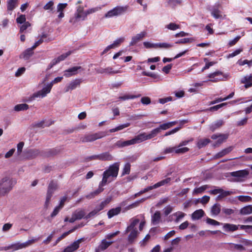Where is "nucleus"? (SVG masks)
Instances as JSON below:
<instances>
[{
	"instance_id": "1",
	"label": "nucleus",
	"mask_w": 252,
	"mask_h": 252,
	"mask_svg": "<svg viewBox=\"0 0 252 252\" xmlns=\"http://www.w3.org/2000/svg\"><path fill=\"white\" fill-rule=\"evenodd\" d=\"M177 123V121L168 122L160 125L158 127L153 129L148 134L143 132L135 136L131 140L123 141L119 140L115 144V146L119 148L128 146L131 145L140 143L144 141L151 139L156 137L158 133L161 132V130H165L172 127Z\"/></svg>"
},
{
	"instance_id": "2",
	"label": "nucleus",
	"mask_w": 252,
	"mask_h": 252,
	"mask_svg": "<svg viewBox=\"0 0 252 252\" xmlns=\"http://www.w3.org/2000/svg\"><path fill=\"white\" fill-rule=\"evenodd\" d=\"M119 166V162H115L110 165L108 169L103 172L100 185L105 186L107 183H110L116 178L118 174Z\"/></svg>"
},
{
	"instance_id": "3",
	"label": "nucleus",
	"mask_w": 252,
	"mask_h": 252,
	"mask_svg": "<svg viewBox=\"0 0 252 252\" xmlns=\"http://www.w3.org/2000/svg\"><path fill=\"white\" fill-rule=\"evenodd\" d=\"M15 180L5 176L0 180V197L8 194L16 184Z\"/></svg>"
},
{
	"instance_id": "4",
	"label": "nucleus",
	"mask_w": 252,
	"mask_h": 252,
	"mask_svg": "<svg viewBox=\"0 0 252 252\" xmlns=\"http://www.w3.org/2000/svg\"><path fill=\"white\" fill-rule=\"evenodd\" d=\"M250 174L249 170L245 169L230 173L231 176L234 177L233 180L234 182H243L248 178Z\"/></svg>"
},
{
	"instance_id": "5",
	"label": "nucleus",
	"mask_w": 252,
	"mask_h": 252,
	"mask_svg": "<svg viewBox=\"0 0 252 252\" xmlns=\"http://www.w3.org/2000/svg\"><path fill=\"white\" fill-rule=\"evenodd\" d=\"M106 136V133L103 131H98L94 133L86 134L81 137V140L82 142H91L97 139L102 138Z\"/></svg>"
},
{
	"instance_id": "6",
	"label": "nucleus",
	"mask_w": 252,
	"mask_h": 252,
	"mask_svg": "<svg viewBox=\"0 0 252 252\" xmlns=\"http://www.w3.org/2000/svg\"><path fill=\"white\" fill-rule=\"evenodd\" d=\"M127 9V6H117L108 11L105 15V18H110L124 13Z\"/></svg>"
},
{
	"instance_id": "7",
	"label": "nucleus",
	"mask_w": 252,
	"mask_h": 252,
	"mask_svg": "<svg viewBox=\"0 0 252 252\" xmlns=\"http://www.w3.org/2000/svg\"><path fill=\"white\" fill-rule=\"evenodd\" d=\"M51 89L50 87H49L47 85L44 87L41 90H40L34 94H32L27 100V101H32L33 100L35 99L36 97H44L46 96V95L50 93L51 92Z\"/></svg>"
},
{
	"instance_id": "8",
	"label": "nucleus",
	"mask_w": 252,
	"mask_h": 252,
	"mask_svg": "<svg viewBox=\"0 0 252 252\" xmlns=\"http://www.w3.org/2000/svg\"><path fill=\"white\" fill-rule=\"evenodd\" d=\"M36 241V239H32L29 240L23 243H16L14 244H12L9 246L5 247L3 250L5 251L9 250V249H13L14 250H17L19 249H21L24 248H26L30 245L33 244Z\"/></svg>"
},
{
	"instance_id": "9",
	"label": "nucleus",
	"mask_w": 252,
	"mask_h": 252,
	"mask_svg": "<svg viewBox=\"0 0 252 252\" xmlns=\"http://www.w3.org/2000/svg\"><path fill=\"white\" fill-rule=\"evenodd\" d=\"M208 77L210 78L207 81H211L212 82H217L220 81H224L227 79L225 75H224L222 72L220 71H216L208 75Z\"/></svg>"
},
{
	"instance_id": "10",
	"label": "nucleus",
	"mask_w": 252,
	"mask_h": 252,
	"mask_svg": "<svg viewBox=\"0 0 252 252\" xmlns=\"http://www.w3.org/2000/svg\"><path fill=\"white\" fill-rule=\"evenodd\" d=\"M147 35V32L146 31H142L140 33L136 34L132 37L129 45L133 46L135 45L137 43L142 40Z\"/></svg>"
},
{
	"instance_id": "11",
	"label": "nucleus",
	"mask_w": 252,
	"mask_h": 252,
	"mask_svg": "<svg viewBox=\"0 0 252 252\" xmlns=\"http://www.w3.org/2000/svg\"><path fill=\"white\" fill-rule=\"evenodd\" d=\"M130 223L127 227L126 230V233L130 232V230H137L136 226L140 222V220L135 218H133L130 220Z\"/></svg>"
},
{
	"instance_id": "12",
	"label": "nucleus",
	"mask_w": 252,
	"mask_h": 252,
	"mask_svg": "<svg viewBox=\"0 0 252 252\" xmlns=\"http://www.w3.org/2000/svg\"><path fill=\"white\" fill-rule=\"evenodd\" d=\"M82 81L81 79H75L72 81L69 84L67 85L65 89V92H68L70 90H72L75 89L77 87L79 86Z\"/></svg>"
},
{
	"instance_id": "13",
	"label": "nucleus",
	"mask_w": 252,
	"mask_h": 252,
	"mask_svg": "<svg viewBox=\"0 0 252 252\" xmlns=\"http://www.w3.org/2000/svg\"><path fill=\"white\" fill-rule=\"evenodd\" d=\"M113 243V241H107L105 239L102 240L98 248L96 250V252H100V251L106 250Z\"/></svg>"
},
{
	"instance_id": "14",
	"label": "nucleus",
	"mask_w": 252,
	"mask_h": 252,
	"mask_svg": "<svg viewBox=\"0 0 252 252\" xmlns=\"http://www.w3.org/2000/svg\"><path fill=\"white\" fill-rule=\"evenodd\" d=\"M81 68V66H74L68 68L64 71V75L66 77H68L72 75H75L77 73V70Z\"/></svg>"
},
{
	"instance_id": "15",
	"label": "nucleus",
	"mask_w": 252,
	"mask_h": 252,
	"mask_svg": "<svg viewBox=\"0 0 252 252\" xmlns=\"http://www.w3.org/2000/svg\"><path fill=\"white\" fill-rule=\"evenodd\" d=\"M75 13L76 14V16L79 17L81 20H85L88 16L86 11H84L83 7L81 6L77 8Z\"/></svg>"
},
{
	"instance_id": "16",
	"label": "nucleus",
	"mask_w": 252,
	"mask_h": 252,
	"mask_svg": "<svg viewBox=\"0 0 252 252\" xmlns=\"http://www.w3.org/2000/svg\"><path fill=\"white\" fill-rule=\"evenodd\" d=\"M103 186H104L101 185L100 183L98 188L96 190L92 192L89 194L86 195L85 197L87 199H92L94 198L95 196L98 195L103 190V189L102 188V187Z\"/></svg>"
},
{
	"instance_id": "17",
	"label": "nucleus",
	"mask_w": 252,
	"mask_h": 252,
	"mask_svg": "<svg viewBox=\"0 0 252 252\" xmlns=\"http://www.w3.org/2000/svg\"><path fill=\"white\" fill-rule=\"evenodd\" d=\"M32 47L28 48L23 53L20 55V58H23L25 60H28L33 54Z\"/></svg>"
},
{
	"instance_id": "18",
	"label": "nucleus",
	"mask_w": 252,
	"mask_h": 252,
	"mask_svg": "<svg viewBox=\"0 0 252 252\" xmlns=\"http://www.w3.org/2000/svg\"><path fill=\"white\" fill-rule=\"evenodd\" d=\"M223 228L226 232H233L239 229V226L233 224L225 223Z\"/></svg>"
},
{
	"instance_id": "19",
	"label": "nucleus",
	"mask_w": 252,
	"mask_h": 252,
	"mask_svg": "<svg viewBox=\"0 0 252 252\" xmlns=\"http://www.w3.org/2000/svg\"><path fill=\"white\" fill-rule=\"evenodd\" d=\"M55 191L51 189V187H48V190L46 195V201L45 202L44 206L47 208L49 205L51 198Z\"/></svg>"
},
{
	"instance_id": "20",
	"label": "nucleus",
	"mask_w": 252,
	"mask_h": 252,
	"mask_svg": "<svg viewBox=\"0 0 252 252\" xmlns=\"http://www.w3.org/2000/svg\"><path fill=\"white\" fill-rule=\"evenodd\" d=\"M98 159L111 161L113 159V157L109 152H104L99 155Z\"/></svg>"
},
{
	"instance_id": "21",
	"label": "nucleus",
	"mask_w": 252,
	"mask_h": 252,
	"mask_svg": "<svg viewBox=\"0 0 252 252\" xmlns=\"http://www.w3.org/2000/svg\"><path fill=\"white\" fill-rule=\"evenodd\" d=\"M205 213L202 209L194 211L191 215V218L193 220H199L204 216Z\"/></svg>"
},
{
	"instance_id": "22",
	"label": "nucleus",
	"mask_w": 252,
	"mask_h": 252,
	"mask_svg": "<svg viewBox=\"0 0 252 252\" xmlns=\"http://www.w3.org/2000/svg\"><path fill=\"white\" fill-rule=\"evenodd\" d=\"M149 197H148L147 198H143L139 200H137L136 201L134 202V203L129 205L126 207L125 209V211H127L138 207L141 203L143 202Z\"/></svg>"
},
{
	"instance_id": "23",
	"label": "nucleus",
	"mask_w": 252,
	"mask_h": 252,
	"mask_svg": "<svg viewBox=\"0 0 252 252\" xmlns=\"http://www.w3.org/2000/svg\"><path fill=\"white\" fill-rule=\"evenodd\" d=\"M160 220V213L159 211H157L152 217V222L153 224L156 225L159 223Z\"/></svg>"
},
{
	"instance_id": "24",
	"label": "nucleus",
	"mask_w": 252,
	"mask_h": 252,
	"mask_svg": "<svg viewBox=\"0 0 252 252\" xmlns=\"http://www.w3.org/2000/svg\"><path fill=\"white\" fill-rule=\"evenodd\" d=\"M121 211V207H118L115 208L110 209L107 213L108 218L110 219L114 216L117 215L120 213Z\"/></svg>"
},
{
	"instance_id": "25",
	"label": "nucleus",
	"mask_w": 252,
	"mask_h": 252,
	"mask_svg": "<svg viewBox=\"0 0 252 252\" xmlns=\"http://www.w3.org/2000/svg\"><path fill=\"white\" fill-rule=\"evenodd\" d=\"M211 140L208 138H202L198 140L197 142V146L199 149H201L210 143Z\"/></svg>"
},
{
	"instance_id": "26",
	"label": "nucleus",
	"mask_w": 252,
	"mask_h": 252,
	"mask_svg": "<svg viewBox=\"0 0 252 252\" xmlns=\"http://www.w3.org/2000/svg\"><path fill=\"white\" fill-rule=\"evenodd\" d=\"M130 233L129 234L127 240L129 243H132L134 242L136 238H137L138 232L137 230H130Z\"/></svg>"
},
{
	"instance_id": "27",
	"label": "nucleus",
	"mask_w": 252,
	"mask_h": 252,
	"mask_svg": "<svg viewBox=\"0 0 252 252\" xmlns=\"http://www.w3.org/2000/svg\"><path fill=\"white\" fill-rule=\"evenodd\" d=\"M220 205L218 203H216L212 207L211 212L213 216H217L220 214Z\"/></svg>"
},
{
	"instance_id": "28",
	"label": "nucleus",
	"mask_w": 252,
	"mask_h": 252,
	"mask_svg": "<svg viewBox=\"0 0 252 252\" xmlns=\"http://www.w3.org/2000/svg\"><path fill=\"white\" fill-rule=\"evenodd\" d=\"M18 0H8L7 3V10L12 11L17 6Z\"/></svg>"
},
{
	"instance_id": "29",
	"label": "nucleus",
	"mask_w": 252,
	"mask_h": 252,
	"mask_svg": "<svg viewBox=\"0 0 252 252\" xmlns=\"http://www.w3.org/2000/svg\"><path fill=\"white\" fill-rule=\"evenodd\" d=\"M233 150L232 147H229L228 148H225L222 150L221 151L217 153L216 155V158H220L223 157L224 156L227 155L229 153Z\"/></svg>"
},
{
	"instance_id": "30",
	"label": "nucleus",
	"mask_w": 252,
	"mask_h": 252,
	"mask_svg": "<svg viewBox=\"0 0 252 252\" xmlns=\"http://www.w3.org/2000/svg\"><path fill=\"white\" fill-rule=\"evenodd\" d=\"M211 12L212 16L215 19L221 18L222 17L221 11L217 7H213Z\"/></svg>"
},
{
	"instance_id": "31",
	"label": "nucleus",
	"mask_w": 252,
	"mask_h": 252,
	"mask_svg": "<svg viewBox=\"0 0 252 252\" xmlns=\"http://www.w3.org/2000/svg\"><path fill=\"white\" fill-rule=\"evenodd\" d=\"M224 122L222 120H220L216 121L210 126V129L212 131H215L216 129L219 128L223 125Z\"/></svg>"
},
{
	"instance_id": "32",
	"label": "nucleus",
	"mask_w": 252,
	"mask_h": 252,
	"mask_svg": "<svg viewBox=\"0 0 252 252\" xmlns=\"http://www.w3.org/2000/svg\"><path fill=\"white\" fill-rule=\"evenodd\" d=\"M240 214L243 215H249L252 213V205L246 206L240 210Z\"/></svg>"
},
{
	"instance_id": "33",
	"label": "nucleus",
	"mask_w": 252,
	"mask_h": 252,
	"mask_svg": "<svg viewBox=\"0 0 252 252\" xmlns=\"http://www.w3.org/2000/svg\"><path fill=\"white\" fill-rule=\"evenodd\" d=\"M228 137V135L227 134H221L219 135V137L218 138V140L216 141V143L215 146H219L221 143H222L224 141H225Z\"/></svg>"
},
{
	"instance_id": "34",
	"label": "nucleus",
	"mask_w": 252,
	"mask_h": 252,
	"mask_svg": "<svg viewBox=\"0 0 252 252\" xmlns=\"http://www.w3.org/2000/svg\"><path fill=\"white\" fill-rule=\"evenodd\" d=\"M171 181V178H167L164 180H162L157 183L155 184L154 185V187H155V189H157L158 188H159L161 186H164L165 185L168 184L170 181Z\"/></svg>"
},
{
	"instance_id": "35",
	"label": "nucleus",
	"mask_w": 252,
	"mask_h": 252,
	"mask_svg": "<svg viewBox=\"0 0 252 252\" xmlns=\"http://www.w3.org/2000/svg\"><path fill=\"white\" fill-rule=\"evenodd\" d=\"M111 199L110 198H106L104 201H102L99 205L97 206L95 208L98 210V212L103 210L105 206L108 204Z\"/></svg>"
},
{
	"instance_id": "36",
	"label": "nucleus",
	"mask_w": 252,
	"mask_h": 252,
	"mask_svg": "<svg viewBox=\"0 0 252 252\" xmlns=\"http://www.w3.org/2000/svg\"><path fill=\"white\" fill-rule=\"evenodd\" d=\"M77 228H78V227H75L74 228L69 230L68 231L63 233L60 237H59L57 239L54 245H56L60 241H61L65 237H66L69 234L73 232Z\"/></svg>"
},
{
	"instance_id": "37",
	"label": "nucleus",
	"mask_w": 252,
	"mask_h": 252,
	"mask_svg": "<svg viewBox=\"0 0 252 252\" xmlns=\"http://www.w3.org/2000/svg\"><path fill=\"white\" fill-rule=\"evenodd\" d=\"M28 109L29 105L25 103L17 104L14 107V110L16 111H24Z\"/></svg>"
},
{
	"instance_id": "38",
	"label": "nucleus",
	"mask_w": 252,
	"mask_h": 252,
	"mask_svg": "<svg viewBox=\"0 0 252 252\" xmlns=\"http://www.w3.org/2000/svg\"><path fill=\"white\" fill-rule=\"evenodd\" d=\"M130 125L129 123H126L121 125H120L114 128H112L109 130L110 132H114L119 130H121L129 126Z\"/></svg>"
},
{
	"instance_id": "39",
	"label": "nucleus",
	"mask_w": 252,
	"mask_h": 252,
	"mask_svg": "<svg viewBox=\"0 0 252 252\" xmlns=\"http://www.w3.org/2000/svg\"><path fill=\"white\" fill-rule=\"evenodd\" d=\"M54 1L50 0L43 6V9L48 12H52L54 9Z\"/></svg>"
},
{
	"instance_id": "40",
	"label": "nucleus",
	"mask_w": 252,
	"mask_h": 252,
	"mask_svg": "<svg viewBox=\"0 0 252 252\" xmlns=\"http://www.w3.org/2000/svg\"><path fill=\"white\" fill-rule=\"evenodd\" d=\"M140 94H138L137 95H128L126 94L122 96H120L119 98L120 99L123 100H126L127 99H132L135 98H138L141 96Z\"/></svg>"
},
{
	"instance_id": "41",
	"label": "nucleus",
	"mask_w": 252,
	"mask_h": 252,
	"mask_svg": "<svg viewBox=\"0 0 252 252\" xmlns=\"http://www.w3.org/2000/svg\"><path fill=\"white\" fill-rule=\"evenodd\" d=\"M47 35L46 34H43L41 37L37 41H36L34 45L32 46V49H35L37 46H38L39 45H40L44 41V39L45 38H47Z\"/></svg>"
},
{
	"instance_id": "42",
	"label": "nucleus",
	"mask_w": 252,
	"mask_h": 252,
	"mask_svg": "<svg viewBox=\"0 0 252 252\" xmlns=\"http://www.w3.org/2000/svg\"><path fill=\"white\" fill-rule=\"evenodd\" d=\"M73 215L76 220H80L84 217L85 214L83 210H77Z\"/></svg>"
},
{
	"instance_id": "43",
	"label": "nucleus",
	"mask_w": 252,
	"mask_h": 252,
	"mask_svg": "<svg viewBox=\"0 0 252 252\" xmlns=\"http://www.w3.org/2000/svg\"><path fill=\"white\" fill-rule=\"evenodd\" d=\"M172 216L176 217L175 221L178 222L186 216V214L182 212L179 211L174 213Z\"/></svg>"
},
{
	"instance_id": "44",
	"label": "nucleus",
	"mask_w": 252,
	"mask_h": 252,
	"mask_svg": "<svg viewBox=\"0 0 252 252\" xmlns=\"http://www.w3.org/2000/svg\"><path fill=\"white\" fill-rule=\"evenodd\" d=\"M122 71L120 70H114L111 67H107L105 68V74H115L121 73Z\"/></svg>"
},
{
	"instance_id": "45",
	"label": "nucleus",
	"mask_w": 252,
	"mask_h": 252,
	"mask_svg": "<svg viewBox=\"0 0 252 252\" xmlns=\"http://www.w3.org/2000/svg\"><path fill=\"white\" fill-rule=\"evenodd\" d=\"M168 5L172 8L175 7L176 5L181 4L182 0H166Z\"/></svg>"
},
{
	"instance_id": "46",
	"label": "nucleus",
	"mask_w": 252,
	"mask_h": 252,
	"mask_svg": "<svg viewBox=\"0 0 252 252\" xmlns=\"http://www.w3.org/2000/svg\"><path fill=\"white\" fill-rule=\"evenodd\" d=\"M130 171V164L129 163L125 164L122 171V176L129 174Z\"/></svg>"
},
{
	"instance_id": "47",
	"label": "nucleus",
	"mask_w": 252,
	"mask_h": 252,
	"mask_svg": "<svg viewBox=\"0 0 252 252\" xmlns=\"http://www.w3.org/2000/svg\"><path fill=\"white\" fill-rule=\"evenodd\" d=\"M124 37H121L114 41V42L111 45L112 46L113 48H115L116 47L119 46L124 41Z\"/></svg>"
},
{
	"instance_id": "48",
	"label": "nucleus",
	"mask_w": 252,
	"mask_h": 252,
	"mask_svg": "<svg viewBox=\"0 0 252 252\" xmlns=\"http://www.w3.org/2000/svg\"><path fill=\"white\" fill-rule=\"evenodd\" d=\"M143 45L147 49H157V43H151L150 42L145 41L143 42Z\"/></svg>"
},
{
	"instance_id": "49",
	"label": "nucleus",
	"mask_w": 252,
	"mask_h": 252,
	"mask_svg": "<svg viewBox=\"0 0 252 252\" xmlns=\"http://www.w3.org/2000/svg\"><path fill=\"white\" fill-rule=\"evenodd\" d=\"M189 151V148L187 147H179L178 146L177 148H176L175 150V153L176 154H184L188 152Z\"/></svg>"
},
{
	"instance_id": "50",
	"label": "nucleus",
	"mask_w": 252,
	"mask_h": 252,
	"mask_svg": "<svg viewBox=\"0 0 252 252\" xmlns=\"http://www.w3.org/2000/svg\"><path fill=\"white\" fill-rule=\"evenodd\" d=\"M173 46V45L167 43H157L158 48L168 49Z\"/></svg>"
},
{
	"instance_id": "51",
	"label": "nucleus",
	"mask_w": 252,
	"mask_h": 252,
	"mask_svg": "<svg viewBox=\"0 0 252 252\" xmlns=\"http://www.w3.org/2000/svg\"><path fill=\"white\" fill-rule=\"evenodd\" d=\"M227 103L226 102H225V103H221L220 104H218V105H215V106H214L213 107H211L210 108H209L208 110L209 111H217L218 109H219L220 108L222 107L223 106H225L227 105Z\"/></svg>"
},
{
	"instance_id": "52",
	"label": "nucleus",
	"mask_w": 252,
	"mask_h": 252,
	"mask_svg": "<svg viewBox=\"0 0 252 252\" xmlns=\"http://www.w3.org/2000/svg\"><path fill=\"white\" fill-rule=\"evenodd\" d=\"M238 199L243 202H250L252 200V197L249 196L240 195L238 196Z\"/></svg>"
},
{
	"instance_id": "53",
	"label": "nucleus",
	"mask_w": 252,
	"mask_h": 252,
	"mask_svg": "<svg viewBox=\"0 0 252 252\" xmlns=\"http://www.w3.org/2000/svg\"><path fill=\"white\" fill-rule=\"evenodd\" d=\"M67 4L66 3H60L57 6V10L58 12H63L64 9L66 7Z\"/></svg>"
},
{
	"instance_id": "54",
	"label": "nucleus",
	"mask_w": 252,
	"mask_h": 252,
	"mask_svg": "<svg viewBox=\"0 0 252 252\" xmlns=\"http://www.w3.org/2000/svg\"><path fill=\"white\" fill-rule=\"evenodd\" d=\"M242 51H243V49L242 48H239V49H236L233 53L228 54L227 56V58L228 59L233 58V57L238 55V54H239Z\"/></svg>"
},
{
	"instance_id": "55",
	"label": "nucleus",
	"mask_w": 252,
	"mask_h": 252,
	"mask_svg": "<svg viewBox=\"0 0 252 252\" xmlns=\"http://www.w3.org/2000/svg\"><path fill=\"white\" fill-rule=\"evenodd\" d=\"M207 188H208V186L204 185V186H201L199 188L195 189H194L193 192L195 193H200L203 192Z\"/></svg>"
},
{
	"instance_id": "56",
	"label": "nucleus",
	"mask_w": 252,
	"mask_h": 252,
	"mask_svg": "<svg viewBox=\"0 0 252 252\" xmlns=\"http://www.w3.org/2000/svg\"><path fill=\"white\" fill-rule=\"evenodd\" d=\"M72 53V51H69L65 54H63L61 56H59L57 58V59L59 60V62L61 61H63L65 60L68 56H69Z\"/></svg>"
},
{
	"instance_id": "57",
	"label": "nucleus",
	"mask_w": 252,
	"mask_h": 252,
	"mask_svg": "<svg viewBox=\"0 0 252 252\" xmlns=\"http://www.w3.org/2000/svg\"><path fill=\"white\" fill-rule=\"evenodd\" d=\"M166 28L171 30H176L180 28V26L173 23H170L166 26Z\"/></svg>"
},
{
	"instance_id": "58",
	"label": "nucleus",
	"mask_w": 252,
	"mask_h": 252,
	"mask_svg": "<svg viewBox=\"0 0 252 252\" xmlns=\"http://www.w3.org/2000/svg\"><path fill=\"white\" fill-rule=\"evenodd\" d=\"M238 63L240 65H244L245 64H247L249 66H250L252 65V60L249 61L248 60H240L238 61Z\"/></svg>"
},
{
	"instance_id": "59",
	"label": "nucleus",
	"mask_w": 252,
	"mask_h": 252,
	"mask_svg": "<svg viewBox=\"0 0 252 252\" xmlns=\"http://www.w3.org/2000/svg\"><path fill=\"white\" fill-rule=\"evenodd\" d=\"M31 26V24L29 22H25L20 27V32L21 33L25 31H26L27 28Z\"/></svg>"
},
{
	"instance_id": "60",
	"label": "nucleus",
	"mask_w": 252,
	"mask_h": 252,
	"mask_svg": "<svg viewBox=\"0 0 252 252\" xmlns=\"http://www.w3.org/2000/svg\"><path fill=\"white\" fill-rule=\"evenodd\" d=\"M206 222L208 224L212 225H219L220 224V223L219 222L210 218H207L206 219Z\"/></svg>"
},
{
	"instance_id": "61",
	"label": "nucleus",
	"mask_w": 252,
	"mask_h": 252,
	"mask_svg": "<svg viewBox=\"0 0 252 252\" xmlns=\"http://www.w3.org/2000/svg\"><path fill=\"white\" fill-rule=\"evenodd\" d=\"M26 18L25 15H21L16 19V22L18 24H24L26 21Z\"/></svg>"
},
{
	"instance_id": "62",
	"label": "nucleus",
	"mask_w": 252,
	"mask_h": 252,
	"mask_svg": "<svg viewBox=\"0 0 252 252\" xmlns=\"http://www.w3.org/2000/svg\"><path fill=\"white\" fill-rule=\"evenodd\" d=\"M100 9H101L100 7H95L89 9L87 10H86L87 15L92 14V13H95V12L99 11V10H100Z\"/></svg>"
},
{
	"instance_id": "63",
	"label": "nucleus",
	"mask_w": 252,
	"mask_h": 252,
	"mask_svg": "<svg viewBox=\"0 0 252 252\" xmlns=\"http://www.w3.org/2000/svg\"><path fill=\"white\" fill-rule=\"evenodd\" d=\"M240 242L243 246H252V241L249 240L242 239L240 240Z\"/></svg>"
},
{
	"instance_id": "64",
	"label": "nucleus",
	"mask_w": 252,
	"mask_h": 252,
	"mask_svg": "<svg viewBox=\"0 0 252 252\" xmlns=\"http://www.w3.org/2000/svg\"><path fill=\"white\" fill-rule=\"evenodd\" d=\"M247 81L252 82V75L251 74L250 75L246 76L244 77L243 78H242L241 80V83H244L247 82Z\"/></svg>"
}]
</instances>
